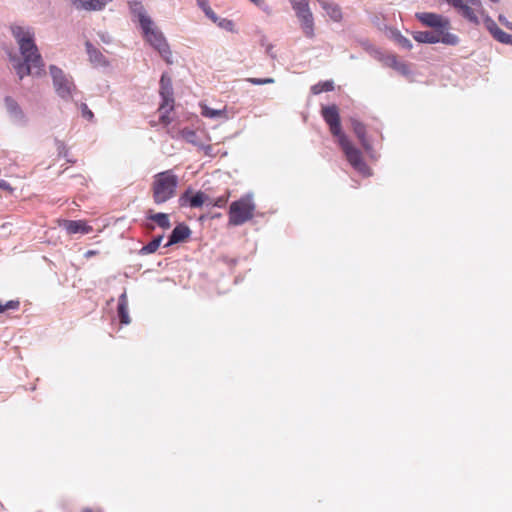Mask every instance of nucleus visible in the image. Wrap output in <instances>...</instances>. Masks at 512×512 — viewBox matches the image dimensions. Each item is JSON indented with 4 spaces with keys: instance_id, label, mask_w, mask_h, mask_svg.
<instances>
[{
    "instance_id": "obj_1",
    "label": "nucleus",
    "mask_w": 512,
    "mask_h": 512,
    "mask_svg": "<svg viewBox=\"0 0 512 512\" xmlns=\"http://www.w3.org/2000/svg\"><path fill=\"white\" fill-rule=\"evenodd\" d=\"M12 34L16 38L24 58L23 63L14 65L19 78L22 79L25 75L40 76L44 72V63L34 43L33 33L21 26H14Z\"/></svg>"
},
{
    "instance_id": "obj_2",
    "label": "nucleus",
    "mask_w": 512,
    "mask_h": 512,
    "mask_svg": "<svg viewBox=\"0 0 512 512\" xmlns=\"http://www.w3.org/2000/svg\"><path fill=\"white\" fill-rule=\"evenodd\" d=\"M416 18L425 26L434 28V31H418L413 38L419 43H438L457 45L459 38L450 33V20L442 15L430 12L417 13Z\"/></svg>"
},
{
    "instance_id": "obj_3",
    "label": "nucleus",
    "mask_w": 512,
    "mask_h": 512,
    "mask_svg": "<svg viewBox=\"0 0 512 512\" xmlns=\"http://www.w3.org/2000/svg\"><path fill=\"white\" fill-rule=\"evenodd\" d=\"M178 177L171 171L159 172L153 177L151 192L156 204H163L176 195Z\"/></svg>"
},
{
    "instance_id": "obj_4",
    "label": "nucleus",
    "mask_w": 512,
    "mask_h": 512,
    "mask_svg": "<svg viewBox=\"0 0 512 512\" xmlns=\"http://www.w3.org/2000/svg\"><path fill=\"white\" fill-rule=\"evenodd\" d=\"M255 204L250 196L241 197L231 203L229 208V225L240 226L254 216Z\"/></svg>"
},
{
    "instance_id": "obj_5",
    "label": "nucleus",
    "mask_w": 512,
    "mask_h": 512,
    "mask_svg": "<svg viewBox=\"0 0 512 512\" xmlns=\"http://www.w3.org/2000/svg\"><path fill=\"white\" fill-rule=\"evenodd\" d=\"M160 95L162 97V103L158 108L159 123L167 126L172 121L169 114L174 108L172 80L167 74L161 76Z\"/></svg>"
},
{
    "instance_id": "obj_6",
    "label": "nucleus",
    "mask_w": 512,
    "mask_h": 512,
    "mask_svg": "<svg viewBox=\"0 0 512 512\" xmlns=\"http://www.w3.org/2000/svg\"><path fill=\"white\" fill-rule=\"evenodd\" d=\"M337 142L349 164L360 174L369 176L370 169L363 159L362 152L352 144L347 136H342Z\"/></svg>"
},
{
    "instance_id": "obj_7",
    "label": "nucleus",
    "mask_w": 512,
    "mask_h": 512,
    "mask_svg": "<svg viewBox=\"0 0 512 512\" xmlns=\"http://www.w3.org/2000/svg\"><path fill=\"white\" fill-rule=\"evenodd\" d=\"M146 40L160 53L161 57L168 63H172V52L163 34L153 26L150 20L149 26H141Z\"/></svg>"
},
{
    "instance_id": "obj_8",
    "label": "nucleus",
    "mask_w": 512,
    "mask_h": 512,
    "mask_svg": "<svg viewBox=\"0 0 512 512\" xmlns=\"http://www.w3.org/2000/svg\"><path fill=\"white\" fill-rule=\"evenodd\" d=\"M54 88L57 94L63 99H70L76 87L71 78L67 77L61 69L56 66L50 67Z\"/></svg>"
},
{
    "instance_id": "obj_9",
    "label": "nucleus",
    "mask_w": 512,
    "mask_h": 512,
    "mask_svg": "<svg viewBox=\"0 0 512 512\" xmlns=\"http://www.w3.org/2000/svg\"><path fill=\"white\" fill-rule=\"evenodd\" d=\"M321 115L329 126L331 134L337 138V141L342 136H346L342 131L339 109L335 104L322 106Z\"/></svg>"
},
{
    "instance_id": "obj_10",
    "label": "nucleus",
    "mask_w": 512,
    "mask_h": 512,
    "mask_svg": "<svg viewBox=\"0 0 512 512\" xmlns=\"http://www.w3.org/2000/svg\"><path fill=\"white\" fill-rule=\"evenodd\" d=\"M297 17L301 22V28L306 37L312 38L314 36V21L312 13L308 5L294 9Z\"/></svg>"
},
{
    "instance_id": "obj_11",
    "label": "nucleus",
    "mask_w": 512,
    "mask_h": 512,
    "mask_svg": "<svg viewBox=\"0 0 512 512\" xmlns=\"http://www.w3.org/2000/svg\"><path fill=\"white\" fill-rule=\"evenodd\" d=\"M68 234H89L93 231L92 226L88 225L85 220H62L59 223Z\"/></svg>"
},
{
    "instance_id": "obj_12",
    "label": "nucleus",
    "mask_w": 512,
    "mask_h": 512,
    "mask_svg": "<svg viewBox=\"0 0 512 512\" xmlns=\"http://www.w3.org/2000/svg\"><path fill=\"white\" fill-rule=\"evenodd\" d=\"M381 61L385 66L394 69L403 76H409L411 73L409 64L400 60L395 54H385L381 57Z\"/></svg>"
},
{
    "instance_id": "obj_13",
    "label": "nucleus",
    "mask_w": 512,
    "mask_h": 512,
    "mask_svg": "<svg viewBox=\"0 0 512 512\" xmlns=\"http://www.w3.org/2000/svg\"><path fill=\"white\" fill-rule=\"evenodd\" d=\"M210 197L202 191H198L196 194L191 195L190 190H187L181 197V205L189 204L191 208H199L204 203L208 205Z\"/></svg>"
},
{
    "instance_id": "obj_14",
    "label": "nucleus",
    "mask_w": 512,
    "mask_h": 512,
    "mask_svg": "<svg viewBox=\"0 0 512 512\" xmlns=\"http://www.w3.org/2000/svg\"><path fill=\"white\" fill-rule=\"evenodd\" d=\"M350 122H351L352 130L355 133V135L357 136L362 147L365 150H369L371 148V145L367 138L366 126L362 122L357 120L356 118H351Z\"/></svg>"
},
{
    "instance_id": "obj_15",
    "label": "nucleus",
    "mask_w": 512,
    "mask_h": 512,
    "mask_svg": "<svg viewBox=\"0 0 512 512\" xmlns=\"http://www.w3.org/2000/svg\"><path fill=\"white\" fill-rule=\"evenodd\" d=\"M77 9L88 11L102 10L112 0H71Z\"/></svg>"
},
{
    "instance_id": "obj_16",
    "label": "nucleus",
    "mask_w": 512,
    "mask_h": 512,
    "mask_svg": "<svg viewBox=\"0 0 512 512\" xmlns=\"http://www.w3.org/2000/svg\"><path fill=\"white\" fill-rule=\"evenodd\" d=\"M189 236H190V229L186 225H183V224L177 225L173 229L166 246L182 242V241L186 240Z\"/></svg>"
},
{
    "instance_id": "obj_17",
    "label": "nucleus",
    "mask_w": 512,
    "mask_h": 512,
    "mask_svg": "<svg viewBox=\"0 0 512 512\" xmlns=\"http://www.w3.org/2000/svg\"><path fill=\"white\" fill-rule=\"evenodd\" d=\"M129 6L131 12L138 17L140 25L148 27L151 19L145 14L144 7L141 2L138 0H129Z\"/></svg>"
},
{
    "instance_id": "obj_18",
    "label": "nucleus",
    "mask_w": 512,
    "mask_h": 512,
    "mask_svg": "<svg viewBox=\"0 0 512 512\" xmlns=\"http://www.w3.org/2000/svg\"><path fill=\"white\" fill-rule=\"evenodd\" d=\"M86 50L92 63L97 66H105L107 64L106 58L101 51L95 48L90 42H86Z\"/></svg>"
},
{
    "instance_id": "obj_19",
    "label": "nucleus",
    "mask_w": 512,
    "mask_h": 512,
    "mask_svg": "<svg viewBox=\"0 0 512 512\" xmlns=\"http://www.w3.org/2000/svg\"><path fill=\"white\" fill-rule=\"evenodd\" d=\"M488 29L492 36L499 42L504 44H511L512 45V35L504 32L502 29H500L494 22H491L488 24Z\"/></svg>"
},
{
    "instance_id": "obj_20",
    "label": "nucleus",
    "mask_w": 512,
    "mask_h": 512,
    "mask_svg": "<svg viewBox=\"0 0 512 512\" xmlns=\"http://www.w3.org/2000/svg\"><path fill=\"white\" fill-rule=\"evenodd\" d=\"M118 316L120 318V322L122 324H129L131 322V319L129 317V313H128V300H127V296L125 293H123L120 297H119V301H118Z\"/></svg>"
},
{
    "instance_id": "obj_21",
    "label": "nucleus",
    "mask_w": 512,
    "mask_h": 512,
    "mask_svg": "<svg viewBox=\"0 0 512 512\" xmlns=\"http://www.w3.org/2000/svg\"><path fill=\"white\" fill-rule=\"evenodd\" d=\"M201 115L206 118H211V119H213V118L227 119L228 118L226 107H224L223 109H212L205 104L201 105Z\"/></svg>"
},
{
    "instance_id": "obj_22",
    "label": "nucleus",
    "mask_w": 512,
    "mask_h": 512,
    "mask_svg": "<svg viewBox=\"0 0 512 512\" xmlns=\"http://www.w3.org/2000/svg\"><path fill=\"white\" fill-rule=\"evenodd\" d=\"M148 219L152 220L163 229H168L171 226L169 216L165 213H151L150 211Z\"/></svg>"
},
{
    "instance_id": "obj_23",
    "label": "nucleus",
    "mask_w": 512,
    "mask_h": 512,
    "mask_svg": "<svg viewBox=\"0 0 512 512\" xmlns=\"http://www.w3.org/2000/svg\"><path fill=\"white\" fill-rule=\"evenodd\" d=\"M391 38L403 49H412L411 41L403 36L398 30H391Z\"/></svg>"
},
{
    "instance_id": "obj_24",
    "label": "nucleus",
    "mask_w": 512,
    "mask_h": 512,
    "mask_svg": "<svg viewBox=\"0 0 512 512\" xmlns=\"http://www.w3.org/2000/svg\"><path fill=\"white\" fill-rule=\"evenodd\" d=\"M323 8L327 12V14L334 20L340 21L342 18V12L339 6L335 4L324 3Z\"/></svg>"
},
{
    "instance_id": "obj_25",
    "label": "nucleus",
    "mask_w": 512,
    "mask_h": 512,
    "mask_svg": "<svg viewBox=\"0 0 512 512\" xmlns=\"http://www.w3.org/2000/svg\"><path fill=\"white\" fill-rule=\"evenodd\" d=\"M333 89H334L333 81H324V82H319V83L313 85L311 88V91L313 94L317 95L322 92L332 91Z\"/></svg>"
},
{
    "instance_id": "obj_26",
    "label": "nucleus",
    "mask_w": 512,
    "mask_h": 512,
    "mask_svg": "<svg viewBox=\"0 0 512 512\" xmlns=\"http://www.w3.org/2000/svg\"><path fill=\"white\" fill-rule=\"evenodd\" d=\"M229 198H230V191L227 189L224 194L217 197L216 199L210 198L208 205L213 206V207H218V208H224L227 205Z\"/></svg>"
},
{
    "instance_id": "obj_27",
    "label": "nucleus",
    "mask_w": 512,
    "mask_h": 512,
    "mask_svg": "<svg viewBox=\"0 0 512 512\" xmlns=\"http://www.w3.org/2000/svg\"><path fill=\"white\" fill-rule=\"evenodd\" d=\"M162 239H163V236H159V237L154 238L152 241H150L147 245H145L141 249V252L143 254L154 253L159 248Z\"/></svg>"
},
{
    "instance_id": "obj_28",
    "label": "nucleus",
    "mask_w": 512,
    "mask_h": 512,
    "mask_svg": "<svg viewBox=\"0 0 512 512\" xmlns=\"http://www.w3.org/2000/svg\"><path fill=\"white\" fill-rule=\"evenodd\" d=\"M5 105L7 110L15 117H22V112L15 100L10 97L5 98Z\"/></svg>"
},
{
    "instance_id": "obj_29",
    "label": "nucleus",
    "mask_w": 512,
    "mask_h": 512,
    "mask_svg": "<svg viewBox=\"0 0 512 512\" xmlns=\"http://www.w3.org/2000/svg\"><path fill=\"white\" fill-rule=\"evenodd\" d=\"M19 306L20 302L18 300H9L6 303L0 301V313H4L7 310H17Z\"/></svg>"
},
{
    "instance_id": "obj_30",
    "label": "nucleus",
    "mask_w": 512,
    "mask_h": 512,
    "mask_svg": "<svg viewBox=\"0 0 512 512\" xmlns=\"http://www.w3.org/2000/svg\"><path fill=\"white\" fill-rule=\"evenodd\" d=\"M220 28L229 31V32H235V24L232 20L222 18L215 22Z\"/></svg>"
},
{
    "instance_id": "obj_31",
    "label": "nucleus",
    "mask_w": 512,
    "mask_h": 512,
    "mask_svg": "<svg viewBox=\"0 0 512 512\" xmlns=\"http://www.w3.org/2000/svg\"><path fill=\"white\" fill-rule=\"evenodd\" d=\"M247 81L253 85H263L274 83L273 78H248Z\"/></svg>"
},
{
    "instance_id": "obj_32",
    "label": "nucleus",
    "mask_w": 512,
    "mask_h": 512,
    "mask_svg": "<svg viewBox=\"0 0 512 512\" xmlns=\"http://www.w3.org/2000/svg\"><path fill=\"white\" fill-rule=\"evenodd\" d=\"M80 109H81V114H82V116H83L85 119H87V120H89V121H92V120H93V118H94V114H93V112L89 109V107L87 106V104L82 103V104L80 105Z\"/></svg>"
},
{
    "instance_id": "obj_33",
    "label": "nucleus",
    "mask_w": 512,
    "mask_h": 512,
    "mask_svg": "<svg viewBox=\"0 0 512 512\" xmlns=\"http://www.w3.org/2000/svg\"><path fill=\"white\" fill-rule=\"evenodd\" d=\"M204 14L212 21L217 22L219 20V17L216 15V13L210 8L203 10Z\"/></svg>"
},
{
    "instance_id": "obj_34",
    "label": "nucleus",
    "mask_w": 512,
    "mask_h": 512,
    "mask_svg": "<svg viewBox=\"0 0 512 512\" xmlns=\"http://www.w3.org/2000/svg\"><path fill=\"white\" fill-rule=\"evenodd\" d=\"M293 9L300 8L302 6L308 5L307 0H289Z\"/></svg>"
},
{
    "instance_id": "obj_35",
    "label": "nucleus",
    "mask_w": 512,
    "mask_h": 512,
    "mask_svg": "<svg viewBox=\"0 0 512 512\" xmlns=\"http://www.w3.org/2000/svg\"><path fill=\"white\" fill-rule=\"evenodd\" d=\"M498 19H499V22H500L502 25H504V26H506L508 29L512 30V21L508 20V19H507L505 16H503V15H500Z\"/></svg>"
},
{
    "instance_id": "obj_36",
    "label": "nucleus",
    "mask_w": 512,
    "mask_h": 512,
    "mask_svg": "<svg viewBox=\"0 0 512 512\" xmlns=\"http://www.w3.org/2000/svg\"><path fill=\"white\" fill-rule=\"evenodd\" d=\"M182 136L188 141H192V138L195 137V132L192 130L184 129L182 130Z\"/></svg>"
},
{
    "instance_id": "obj_37",
    "label": "nucleus",
    "mask_w": 512,
    "mask_h": 512,
    "mask_svg": "<svg viewBox=\"0 0 512 512\" xmlns=\"http://www.w3.org/2000/svg\"><path fill=\"white\" fill-rule=\"evenodd\" d=\"M197 4L202 9V11L204 9L210 8L208 0H197Z\"/></svg>"
},
{
    "instance_id": "obj_38",
    "label": "nucleus",
    "mask_w": 512,
    "mask_h": 512,
    "mask_svg": "<svg viewBox=\"0 0 512 512\" xmlns=\"http://www.w3.org/2000/svg\"><path fill=\"white\" fill-rule=\"evenodd\" d=\"M253 4L260 8H265V1L264 0H250Z\"/></svg>"
},
{
    "instance_id": "obj_39",
    "label": "nucleus",
    "mask_w": 512,
    "mask_h": 512,
    "mask_svg": "<svg viewBox=\"0 0 512 512\" xmlns=\"http://www.w3.org/2000/svg\"><path fill=\"white\" fill-rule=\"evenodd\" d=\"M98 252L95 251V250H88L86 253H85V257L86 258H90L92 256H95Z\"/></svg>"
},
{
    "instance_id": "obj_40",
    "label": "nucleus",
    "mask_w": 512,
    "mask_h": 512,
    "mask_svg": "<svg viewBox=\"0 0 512 512\" xmlns=\"http://www.w3.org/2000/svg\"><path fill=\"white\" fill-rule=\"evenodd\" d=\"M82 512H92V510L89 508H85Z\"/></svg>"
}]
</instances>
